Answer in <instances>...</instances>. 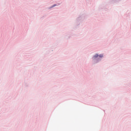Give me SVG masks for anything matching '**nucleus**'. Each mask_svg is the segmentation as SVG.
<instances>
[{"instance_id":"obj_1","label":"nucleus","mask_w":131,"mask_h":131,"mask_svg":"<svg viewBox=\"0 0 131 131\" xmlns=\"http://www.w3.org/2000/svg\"><path fill=\"white\" fill-rule=\"evenodd\" d=\"M99 57V55L98 54H96L95 55H94V58H98Z\"/></svg>"},{"instance_id":"obj_2","label":"nucleus","mask_w":131,"mask_h":131,"mask_svg":"<svg viewBox=\"0 0 131 131\" xmlns=\"http://www.w3.org/2000/svg\"><path fill=\"white\" fill-rule=\"evenodd\" d=\"M99 57H100V58H103V55H102V54H100V55H99Z\"/></svg>"},{"instance_id":"obj_3","label":"nucleus","mask_w":131,"mask_h":131,"mask_svg":"<svg viewBox=\"0 0 131 131\" xmlns=\"http://www.w3.org/2000/svg\"><path fill=\"white\" fill-rule=\"evenodd\" d=\"M56 6V5H53V7H55Z\"/></svg>"}]
</instances>
